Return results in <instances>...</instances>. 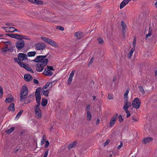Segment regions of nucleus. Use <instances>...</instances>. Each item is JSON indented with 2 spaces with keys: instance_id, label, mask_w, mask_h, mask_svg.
<instances>
[{
  "instance_id": "obj_8",
  "label": "nucleus",
  "mask_w": 157,
  "mask_h": 157,
  "mask_svg": "<svg viewBox=\"0 0 157 157\" xmlns=\"http://www.w3.org/2000/svg\"><path fill=\"white\" fill-rule=\"evenodd\" d=\"M18 56L21 61L26 60L28 59L27 55L25 54L20 53L18 54Z\"/></svg>"
},
{
  "instance_id": "obj_58",
  "label": "nucleus",
  "mask_w": 157,
  "mask_h": 157,
  "mask_svg": "<svg viewBox=\"0 0 157 157\" xmlns=\"http://www.w3.org/2000/svg\"><path fill=\"white\" fill-rule=\"evenodd\" d=\"M132 119L134 121L136 122L137 121V119L135 117L133 116L132 117Z\"/></svg>"
},
{
  "instance_id": "obj_33",
  "label": "nucleus",
  "mask_w": 157,
  "mask_h": 157,
  "mask_svg": "<svg viewBox=\"0 0 157 157\" xmlns=\"http://www.w3.org/2000/svg\"><path fill=\"white\" fill-rule=\"evenodd\" d=\"M97 40L98 43V44L99 45H101L104 43V41L103 39L101 38H98Z\"/></svg>"
},
{
  "instance_id": "obj_41",
  "label": "nucleus",
  "mask_w": 157,
  "mask_h": 157,
  "mask_svg": "<svg viewBox=\"0 0 157 157\" xmlns=\"http://www.w3.org/2000/svg\"><path fill=\"white\" fill-rule=\"evenodd\" d=\"M13 38L20 40V34H14Z\"/></svg>"
},
{
  "instance_id": "obj_57",
  "label": "nucleus",
  "mask_w": 157,
  "mask_h": 157,
  "mask_svg": "<svg viewBox=\"0 0 157 157\" xmlns=\"http://www.w3.org/2000/svg\"><path fill=\"white\" fill-rule=\"evenodd\" d=\"M3 94V89L2 87L0 86V95H1Z\"/></svg>"
},
{
  "instance_id": "obj_20",
  "label": "nucleus",
  "mask_w": 157,
  "mask_h": 157,
  "mask_svg": "<svg viewBox=\"0 0 157 157\" xmlns=\"http://www.w3.org/2000/svg\"><path fill=\"white\" fill-rule=\"evenodd\" d=\"M6 30L7 32H14L15 31H17V30L13 27H7Z\"/></svg>"
},
{
  "instance_id": "obj_28",
  "label": "nucleus",
  "mask_w": 157,
  "mask_h": 157,
  "mask_svg": "<svg viewBox=\"0 0 157 157\" xmlns=\"http://www.w3.org/2000/svg\"><path fill=\"white\" fill-rule=\"evenodd\" d=\"M48 103V101L44 98H42V101L41 103V105L42 106H45Z\"/></svg>"
},
{
  "instance_id": "obj_4",
  "label": "nucleus",
  "mask_w": 157,
  "mask_h": 157,
  "mask_svg": "<svg viewBox=\"0 0 157 157\" xmlns=\"http://www.w3.org/2000/svg\"><path fill=\"white\" fill-rule=\"evenodd\" d=\"M140 104L141 102L140 98H136L132 101V105L133 108L138 109L140 107Z\"/></svg>"
},
{
  "instance_id": "obj_42",
  "label": "nucleus",
  "mask_w": 157,
  "mask_h": 157,
  "mask_svg": "<svg viewBox=\"0 0 157 157\" xmlns=\"http://www.w3.org/2000/svg\"><path fill=\"white\" fill-rule=\"evenodd\" d=\"M139 88L142 94H145V91L142 86H139Z\"/></svg>"
},
{
  "instance_id": "obj_12",
  "label": "nucleus",
  "mask_w": 157,
  "mask_h": 157,
  "mask_svg": "<svg viewBox=\"0 0 157 157\" xmlns=\"http://www.w3.org/2000/svg\"><path fill=\"white\" fill-rule=\"evenodd\" d=\"M75 70H72L71 73L69 75V77L68 79L67 84L69 85L71 84V82L72 80L73 77L74 75Z\"/></svg>"
},
{
  "instance_id": "obj_19",
  "label": "nucleus",
  "mask_w": 157,
  "mask_h": 157,
  "mask_svg": "<svg viewBox=\"0 0 157 157\" xmlns=\"http://www.w3.org/2000/svg\"><path fill=\"white\" fill-rule=\"evenodd\" d=\"M36 100L37 104L36 105L40 106V100L41 98L40 95H35Z\"/></svg>"
},
{
  "instance_id": "obj_27",
  "label": "nucleus",
  "mask_w": 157,
  "mask_h": 157,
  "mask_svg": "<svg viewBox=\"0 0 157 157\" xmlns=\"http://www.w3.org/2000/svg\"><path fill=\"white\" fill-rule=\"evenodd\" d=\"M36 54L35 51L30 52H28L27 54V56L28 57H32L34 56Z\"/></svg>"
},
{
  "instance_id": "obj_50",
  "label": "nucleus",
  "mask_w": 157,
  "mask_h": 157,
  "mask_svg": "<svg viewBox=\"0 0 157 157\" xmlns=\"http://www.w3.org/2000/svg\"><path fill=\"white\" fill-rule=\"evenodd\" d=\"M151 34H152L151 32H149V33L147 34L146 35V36H145L146 39L147 38V37H148L149 36H151Z\"/></svg>"
},
{
  "instance_id": "obj_49",
  "label": "nucleus",
  "mask_w": 157,
  "mask_h": 157,
  "mask_svg": "<svg viewBox=\"0 0 157 157\" xmlns=\"http://www.w3.org/2000/svg\"><path fill=\"white\" fill-rule=\"evenodd\" d=\"M6 35L11 38H13L14 34H7Z\"/></svg>"
},
{
  "instance_id": "obj_15",
  "label": "nucleus",
  "mask_w": 157,
  "mask_h": 157,
  "mask_svg": "<svg viewBox=\"0 0 157 157\" xmlns=\"http://www.w3.org/2000/svg\"><path fill=\"white\" fill-rule=\"evenodd\" d=\"M131 0H123L121 3L120 5V8L121 9L123 8Z\"/></svg>"
},
{
  "instance_id": "obj_30",
  "label": "nucleus",
  "mask_w": 157,
  "mask_h": 157,
  "mask_svg": "<svg viewBox=\"0 0 157 157\" xmlns=\"http://www.w3.org/2000/svg\"><path fill=\"white\" fill-rule=\"evenodd\" d=\"M91 114L89 110L87 111V120L90 121L91 120Z\"/></svg>"
},
{
  "instance_id": "obj_55",
  "label": "nucleus",
  "mask_w": 157,
  "mask_h": 157,
  "mask_svg": "<svg viewBox=\"0 0 157 157\" xmlns=\"http://www.w3.org/2000/svg\"><path fill=\"white\" fill-rule=\"evenodd\" d=\"M49 144V143L48 141H46V143L45 145V147H48V146Z\"/></svg>"
},
{
  "instance_id": "obj_35",
  "label": "nucleus",
  "mask_w": 157,
  "mask_h": 157,
  "mask_svg": "<svg viewBox=\"0 0 157 157\" xmlns=\"http://www.w3.org/2000/svg\"><path fill=\"white\" fill-rule=\"evenodd\" d=\"M20 40H22V39H25L27 40H30V39L28 36L21 35H20Z\"/></svg>"
},
{
  "instance_id": "obj_63",
  "label": "nucleus",
  "mask_w": 157,
  "mask_h": 157,
  "mask_svg": "<svg viewBox=\"0 0 157 157\" xmlns=\"http://www.w3.org/2000/svg\"><path fill=\"white\" fill-rule=\"evenodd\" d=\"M99 121H100V120L99 119H98L97 120V121H96V124H99Z\"/></svg>"
},
{
  "instance_id": "obj_39",
  "label": "nucleus",
  "mask_w": 157,
  "mask_h": 157,
  "mask_svg": "<svg viewBox=\"0 0 157 157\" xmlns=\"http://www.w3.org/2000/svg\"><path fill=\"white\" fill-rule=\"evenodd\" d=\"M41 89V87H39L36 89L35 95H40V90Z\"/></svg>"
},
{
  "instance_id": "obj_10",
  "label": "nucleus",
  "mask_w": 157,
  "mask_h": 157,
  "mask_svg": "<svg viewBox=\"0 0 157 157\" xmlns=\"http://www.w3.org/2000/svg\"><path fill=\"white\" fill-rule=\"evenodd\" d=\"M118 116V114H116L111 118L110 120L109 125L110 126L112 127L115 124Z\"/></svg>"
},
{
  "instance_id": "obj_32",
  "label": "nucleus",
  "mask_w": 157,
  "mask_h": 157,
  "mask_svg": "<svg viewBox=\"0 0 157 157\" xmlns=\"http://www.w3.org/2000/svg\"><path fill=\"white\" fill-rule=\"evenodd\" d=\"M135 49L134 48H132L129 51L128 55V57L129 58H131L132 55Z\"/></svg>"
},
{
  "instance_id": "obj_47",
  "label": "nucleus",
  "mask_w": 157,
  "mask_h": 157,
  "mask_svg": "<svg viewBox=\"0 0 157 157\" xmlns=\"http://www.w3.org/2000/svg\"><path fill=\"white\" fill-rule=\"evenodd\" d=\"M56 29L61 31H63L64 30L63 27L61 26H58L57 27Z\"/></svg>"
},
{
  "instance_id": "obj_53",
  "label": "nucleus",
  "mask_w": 157,
  "mask_h": 157,
  "mask_svg": "<svg viewBox=\"0 0 157 157\" xmlns=\"http://www.w3.org/2000/svg\"><path fill=\"white\" fill-rule=\"evenodd\" d=\"M7 50L9 51H10L11 52H12L13 51V49L12 47H10L9 48L7 49Z\"/></svg>"
},
{
  "instance_id": "obj_11",
  "label": "nucleus",
  "mask_w": 157,
  "mask_h": 157,
  "mask_svg": "<svg viewBox=\"0 0 157 157\" xmlns=\"http://www.w3.org/2000/svg\"><path fill=\"white\" fill-rule=\"evenodd\" d=\"M53 17L50 16H44L42 17V20L45 21H50L54 22V20L52 19Z\"/></svg>"
},
{
  "instance_id": "obj_13",
  "label": "nucleus",
  "mask_w": 157,
  "mask_h": 157,
  "mask_svg": "<svg viewBox=\"0 0 157 157\" xmlns=\"http://www.w3.org/2000/svg\"><path fill=\"white\" fill-rule=\"evenodd\" d=\"M21 67L25 68L28 71H29L32 73H34V71L31 67H29L28 64L25 65L24 63L21 64Z\"/></svg>"
},
{
  "instance_id": "obj_16",
  "label": "nucleus",
  "mask_w": 157,
  "mask_h": 157,
  "mask_svg": "<svg viewBox=\"0 0 157 157\" xmlns=\"http://www.w3.org/2000/svg\"><path fill=\"white\" fill-rule=\"evenodd\" d=\"M121 25L122 27V33L123 35L124 36L125 35V34L126 33V30H125V28L126 27V24L123 21H121Z\"/></svg>"
},
{
  "instance_id": "obj_22",
  "label": "nucleus",
  "mask_w": 157,
  "mask_h": 157,
  "mask_svg": "<svg viewBox=\"0 0 157 157\" xmlns=\"http://www.w3.org/2000/svg\"><path fill=\"white\" fill-rule=\"evenodd\" d=\"M14 100V98L12 95L9 98H6L5 100V102L6 103H11Z\"/></svg>"
},
{
  "instance_id": "obj_46",
  "label": "nucleus",
  "mask_w": 157,
  "mask_h": 157,
  "mask_svg": "<svg viewBox=\"0 0 157 157\" xmlns=\"http://www.w3.org/2000/svg\"><path fill=\"white\" fill-rule=\"evenodd\" d=\"M108 98L109 100H111L113 99V95L112 94H109L108 96Z\"/></svg>"
},
{
  "instance_id": "obj_17",
  "label": "nucleus",
  "mask_w": 157,
  "mask_h": 157,
  "mask_svg": "<svg viewBox=\"0 0 157 157\" xmlns=\"http://www.w3.org/2000/svg\"><path fill=\"white\" fill-rule=\"evenodd\" d=\"M24 78L27 81H29L32 79V76L29 74H25L24 75Z\"/></svg>"
},
{
  "instance_id": "obj_31",
  "label": "nucleus",
  "mask_w": 157,
  "mask_h": 157,
  "mask_svg": "<svg viewBox=\"0 0 157 157\" xmlns=\"http://www.w3.org/2000/svg\"><path fill=\"white\" fill-rule=\"evenodd\" d=\"M7 51V46H6L5 47L2 48L1 53H3L4 54H5L6 53Z\"/></svg>"
},
{
  "instance_id": "obj_38",
  "label": "nucleus",
  "mask_w": 157,
  "mask_h": 157,
  "mask_svg": "<svg viewBox=\"0 0 157 157\" xmlns=\"http://www.w3.org/2000/svg\"><path fill=\"white\" fill-rule=\"evenodd\" d=\"M124 108L123 109L125 111L126 113L127 114V117H128L130 116V113L126 107L125 108L124 107Z\"/></svg>"
},
{
  "instance_id": "obj_34",
  "label": "nucleus",
  "mask_w": 157,
  "mask_h": 157,
  "mask_svg": "<svg viewBox=\"0 0 157 157\" xmlns=\"http://www.w3.org/2000/svg\"><path fill=\"white\" fill-rule=\"evenodd\" d=\"M14 61H15L17 63H18L19 65L20 66H21V64H23V63L21 62V60L20 59H19L18 57V58H14Z\"/></svg>"
},
{
  "instance_id": "obj_7",
  "label": "nucleus",
  "mask_w": 157,
  "mask_h": 157,
  "mask_svg": "<svg viewBox=\"0 0 157 157\" xmlns=\"http://www.w3.org/2000/svg\"><path fill=\"white\" fill-rule=\"evenodd\" d=\"M39 107V106L36 105L34 107L35 115L37 118H40L42 117L41 111Z\"/></svg>"
},
{
  "instance_id": "obj_2",
  "label": "nucleus",
  "mask_w": 157,
  "mask_h": 157,
  "mask_svg": "<svg viewBox=\"0 0 157 157\" xmlns=\"http://www.w3.org/2000/svg\"><path fill=\"white\" fill-rule=\"evenodd\" d=\"M28 94V89L27 86L25 85L23 86L21 89L20 101H25L26 99V97Z\"/></svg>"
},
{
  "instance_id": "obj_5",
  "label": "nucleus",
  "mask_w": 157,
  "mask_h": 157,
  "mask_svg": "<svg viewBox=\"0 0 157 157\" xmlns=\"http://www.w3.org/2000/svg\"><path fill=\"white\" fill-rule=\"evenodd\" d=\"M46 47V44L44 43H37L34 44L35 48L37 50H44L45 49Z\"/></svg>"
},
{
  "instance_id": "obj_54",
  "label": "nucleus",
  "mask_w": 157,
  "mask_h": 157,
  "mask_svg": "<svg viewBox=\"0 0 157 157\" xmlns=\"http://www.w3.org/2000/svg\"><path fill=\"white\" fill-rule=\"evenodd\" d=\"M47 69L49 70H54V69H53V67L52 66H49L47 67Z\"/></svg>"
},
{
  "instance_id": "obj_14",
  "label": "nucleus",
  "mask_w": 157,
  "mask_h": 157,
  "mask_svg": "<svg viewBox=\"0 0 157 157\" xmlns=\"http://www.w3.org/2000/svg\"><path fill=\"white\" fill-rule=\"evenodd\" d=\"M43 73L44 75L50 76L53 75V72L48 69H45Z\"/></svg>"
},
{
  "instance_id": "obj_36",
  "label": "nucleus",
  "mask_w": 157,
  "mask_h": 157,
  "mask_svg": "<svg viewBox=\"0 0 157 157\" xmlns=\"http://www.w3.org/2000/svg\"><path fill=\"white\" fill-rule=\"evenodd\" d=\"M23 110L22 109H21L20 110L19 112L17 114L15 118L17 119H18L19 118L21 115L22 113H23Z\"/></svg>"
},
{
  "instance_id": "obj_44",
  "label": "nucleus",
  "mask_w": 157,
  "mask_h": 157,
  "mask_svg": "<svg viewBox=\"0 0 157 157\" xmlns=\"http://www.w3.org/2000/svg\"><path fill=\"white\" fill-rule=\"evenodd\" d=\"M136 40V38H135L134 39V40L132 43V45L133 47V48H135V47Z\"/></svg>"
},
{
  "instance_id": "obj_3",
  "label": "nucleus",
  "mask_w": 157,
  "mask_h": 157,
  "mask_svg": "<svg viewBox=\"0 0 157 157\" xmlns=\"http://www.w3.org/2000/svg\"><path fill=\"white\" fill-rule=\"evenodd\" d=\"M41 39L45 42L49 44L50 45L56 47H57L58 44L56 43L52 40L48 39L44 37H41Z\"/></svg>"
},
{
  "instance_id": "obj_51",
  "label": "nucleus",
  "mask_w": 157,
  "mask_h": 157,
  "mask_svg": "<svg viewBox=\"0 0 157 157\" xmlns=\"http://www.w3.org/2000/svg\"><path fill=\"white\" fill-rule=\"evenodd\" d=\"M123 145V143L121 141L120 142V144L117 147V149H119Z\"/></svg>"
},
{
  "instance_id": "obj_29",
  "label": "nucleus",
  "mask_w": 157,
  "mask_h": 157,
  "mask_svg": "<svg viewBox=\"0 0 157 157\" xmlns=\"http://www.w3.org/2000/svg\"><path fill=\"white\" fill-rule=\"evenodd\" d=\"M32 2L33 3L36 4L37 5H41L43 3L40 0H32Z\"/></svg>"
},
{
  "instance_id": "obj_48",
  "label": "nucleus",
  "mask_w": 157,
  "mask_h": 157,
  "mask_svg": "<svg viewBox=\"0 0 157 157\" xmlns=\"http://www.w3.org/2000/svg\"><path fill=\"white\" fill-rule=\"evenodd\" d=\"M118 118L119 119V121L121 122L123 121V119L122 117V116L121 115H120L118 116Z\"/></svg>"
},
{
  "instance_id": "obj_21",
  "label": "nucleus",
  "mask_w": 157,
  "mask_h": 157,
  "mask_svg": "<svg viewBox=\"0 0 157 157\" xmlns=\"http://www.w3.org/2000/svg\"><path fill=\"white\" fill-rule=\"evenodd\" d=\"M124 105L123 108H124L125 107H126L127 109H128V107H131L132 106V104L130 102H128V101H125L124 102Z\"/></svg>"
},
{
  "instance_id": "obj_9",
  "label": "nucleus",
  "mask_w": 157,
  "mask_h": 157,
  "mask_svg": "<svg viewBox=\"0 0 157 157\" xmlns=\"http://www.w3.org/2000/svg\"><path fill=\"white\" fill-rule=\"evenodd\" d=\"M75 36L78 39H80L84 36L83 33L80 31L76 32L75 33Z\"/></svg>"
},
{
  "instance_id": "obj_23",
  "label": "nucleus",
  "mask_w": 157,
  "mask_h": 157,
  "mask_svg": "<svg viewBox=\"0 0 157 157\" xmlns=\"http://www.w3.org/2000/svg\"><path fill=\"white\" fill-rule=\"evenodd\" d=\"M14 106V103H11L8 107V109L10 111L14 112L15 110Z\"/></svg>"
},
{
  "instance_id": "obj_60",
  "label": "nucleus",
  "mask_w": 157,
  "mask_h": 157,
  "mask_svg": "<svg viewBox=\"0 0 157 157\" xmlns=\"http://www.w3.org/2000/svg\"><path fill=\"white\" fill-rule=\"evenodd\" d=\"M33 82L36 83V84H38V81L36 79H34L33 80Z\"/></svg>"
},
{
  "instance_id": "obj_24",
  "label": "nucleus",
  "mask_w": 157,
  "mask_h": 157,
  "mask_svg": "<svg viewBox=\"0 0 157 157\" xmlns=\"http://www.w3.org/2000/svg\"><path fill=\"white\" fill-rule=\"evenodd\" d=\"M129 91V89H127L126 92L124 93V99L125 101H128V94Z\"/></svg>"
},
{
  "instance_id": "obj_61",
  "label": "nucleus",
  "mask_w": 157,
  "mask_h": 157,
  "mask_svg": "<svg viewBox=\"0 0 157 157\" xmlns=\"http://www.w3.org/2000/svg\"><path fill=\"white\" fill-rule=\"evenodd\" d=\"M6 45H10L11 44V43L9 41H6Z\"/></svg>"
},
{
  "instance_id": "obj_1",
  "label": "nucleus",
  "mask_w": 157,
  "mask_h": 157,
  "mask_svg": "<svg viewBox=\"0 0 157 157\" xmlns=\"http://www.w3.org/2000/svg\"><path fill=\"white\" fill-rule=\"evenodd\" d=\"M47 56H39L36 57L35 59L33 61L36 63H38L36 64V71L38 72H42L45 66L48 63V60L45 59Z\"/></svg>"
},
{
  "instance_id": "obj_62",
  "label": "nucleus",
  "mask_w": 157,
  "mask_h": 157,
  "mask_svg": "<svg viewBox=\"0 0 157 157\" xmlns=\"http://www.w3.org/2000/svg\"><path fill=\"white\" fill-rule=\"evenodd\" d=\"M6 2L7 3H10L12 2L10 0H7Z\"/></svg>"
},
{
  "instance_id": "obj_59",
  "label": "nucleus",
  "mask_w": 157,
  "mask_h": 157,
  "mask_svg": "<svg viewBox=\"0 0 157 157\" xmlns=\"http://www.w3.org/2000/svg\"><path fill=\"white\" fill-rule=\"evenodd\" d=\"M93 57H92L91 59L90 60V61L89 62V64H91L93 63Z\"/></svg>"
},
{
  "instance_id": "obj_43",
  "label": "nucleus",
  "mask_w": 157,
  "mask_h": 157,
  "mask_svg": "<svg viewBox=\"0 0 157 157\" xmlns=\"http://www.w3.org/2000/svg\"><path fill=\"white\" fill-rule=\"evenodd\" d=\"M49 93V90H47L45 91H44L43 92V95L46 97H48V94Z\"/></svg>"
},
{
  "instance_id": "obj_37",
  "label": "nucleus",
  "mask_w": 157,
  "mask_h": 157,
  "mask_svg": "<svg viewBox=\"0 0 157 157\" xmlns=\"http://www.w3.org/2000/svg\"><path fill=\"white\" fill-rule=\"evenodd\" d=\"M14 127H11L9 129L6 131V133L8 134H10L11 133V132H12L14 131Z\"/></svg>"
},
{
  "instance_id": "obj_45",
  "label": "nucleus",
  "mask_w": 157,
  "mask_h": 157,
  "mask_svg": "<svg viewBox=\"0 0 157 157\" xmlns=\"http://www.w3.org/2000/svg\"><path fill=\"white\" fill-rule=\"evenodd\" d=\"M48 151L49 149H46L45 152L44 154L43 157H47L48 153Z\"/></svg>"
},
{
  "instance_id": "obj_26",
  "label": "nucleus",
  "mask_w": 157,
  "mask_h": 157,
  "mask_svg": "<svg viewBox=\"0 0 157 157\" xmlns=\"http://www.w3.org/2000/svg\"><path fill=\"white\" fill-rule=\"evenodd\" d=\"M77 144V142L76 141H74L73 143H71L68 147V148L69 149H70L72 148L73 147H75L76 146Z\"/></svg>"
},
{
  "instance_id": "obj_6",
  "label": "nucleus",
  "mask_w": 157,
  "mask_h": 157,
  "mask_svg": "<svg viewBox=\"0 0 157 157\" xmlns=\"http://www.w3.org/2000/svg\"><path fill=\"white\" fill-rule=\"evenodd\" d=\"M25 42L23 40H19L16 42L15 45L16 48L18 50H21L24 47Z\"/></svg>"
},
{
  "instance_id": "obj_64",
  "label": "nucleus",
  "mask_w": 157,
  "mask_h": 157,
  "mask_svg": "<svg viewBox=\"0 0 157 157\" xmlns=\"http://www.w3.org/2000/svg\"><path fill=\"white\" fill-rule=\"evenodd\" d=\"M155 7L157 8V1L155 3Z\"/></svg>"
},
{
  "instance_id": "obj_56",
  "label": "nucleus",
  "mask_w": 157,
  "mask_h": 157,
  "mask_svg": "<svg viewBox=\"0 0 157 157\" xmlns=\"http://www.w3.org/2000/svg\"><path fill=\"white\" fill-rule=\"evenodd\" d=\"M90 105H87L86 107V109L87 110H90Z\"/></svg>"
},
{
  "instance_id": "obj_52",
  "label": "nucleus",
  "mask_w": 157,
  "mask_h": 157,
  "mask_svg": "<svg viewBox=\"0 0 157 157\" xmlns=\"http://www.w3.org/2000/svg\"><path fill=\"white\" fill-rule=\"evenodd\" d=\"M110 142V141L109 140H107L104 143V146H106Z\"/></svg>"
},
{
  "instance_id": "obj_25",
  "label": "nucleus",
  "mask_w": 157,
  "mask_h": 157,
  "mask_svg": "<svg viewBox=\"0 0 157 157\" xmlns=\"http://www.w3.org/2000/svg\"><path fill=\"white\" fill-rule=\"evenodd\" d=\"M33 95L32 94L30 95L27 98H29V100L27 101H25V104H27L30 102L32 101L33 99Z\"/></svg>"
},
{
  "instance_id": "obj_40",
  "label": "nucleus",
  "mask_w": 157,
  "mask_h": 157,
  "mask_svg": "<svg viewBox=\"0 0 157 157\" xmlns=\"http://www.w3.org/2000/svg\"><path fill=\"white\" fill-rule=\"evenodd\" d=\"M52 83L51 82H47L46 84V85H45V86L43 87V88L46 89L48 86H49L50 84H51V87H52Z\"/></svg>"
},
{
  "instance_id": "obj_18",
  "label": "nucleus",
  "mask_w": 157,
  "mask_h": 157,
  "mask_svg": "<svg viewBox=\"0 0 157 157\" xmlns=\"http://www.w3.org/2000/svg\"><path fill=\"white\" fill-rule=\"evenodd\" d=\"M153 140L152 138L150 137H147L144 138L143 140V143L144 144H146L148 143Z\"/></svg>"
}]
</instances>
